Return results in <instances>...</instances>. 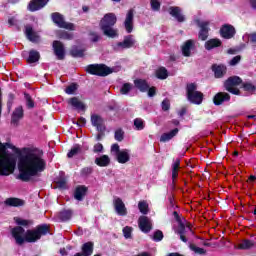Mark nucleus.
<instances>
[{
    "instance_id": "nucleus-1",
    "label": "nucleus",
    "mask_w": 256,
    "mask_h": 256,
    "mask_svg": "<svg viewBox=\"0 0 256 256\" xmlns=\"http://www.w3.org/2000/svg\"><path fill=\"white\" fill-rule=\"evenodd\" d=\"M18 169L17 179L29 183L32 177H36L47 169V162L43 159V155L37 153L34 149L23 148L22 155L19 157Z\"/></svg>"
},
{
    "instance_id": "nucleus-2",
    "label": "nucleus",
    "mask_w": 256,
    "mask_h": 256,
    "mask_svg": "<svg viewBox=\"0 0 256 256\" xmlns=\"http://www.w3.org/2000/svg\"><path fill=\"white\" fill-rule=\"evenodd\" d=\"M11 235L15 239L16 245L24 243H37L41 237L51 235V226L49 224H39L34 229H28L21 226H15L11 229Z\"/></svg>"
},
{
    "instance_id": "nucleus-3",
    "label": "nucleus",
    "mask_w": 256,
    "mask_h": 256,
    "mask_svg": "<svg viewBox=\"0 0 256 256\" xmlns=\"http://www.w3.org/2000/svg\"><path fill=\"white\" fill-rule=\"evenodd\" d=\"M117 24V16L115 13H107L100 20V29L103 32L105 37H109L110 39H115V37H119V30H117L115 25Z\"/></svg>"
},
{
    "instance_id": "nucleus-4",
    "label": "nucleus",
    "mask_w": 256,
    "mask_h": 256,
    "mask_svg": "<svg viewBox=\"0 0 256 256\" xmlns=\"http://www.w3.org/2000/svg\"><path fill=\"white\" fill-rule=\"evenodd\" d=\"M243 84V79L239 76H230L223 82V88L228 93L232 95H241V90H239V85Z\"/></svg>"
},
{
    "instance_id": "nucleus-5",
    "label": "nucleus",
    "mask_w": 256,
    "mask_h": 256,
    "mask_svg": "<svg viewBox=\"0 0 256 256\" xmlns=\"http://www.w3.org/2000/svg\"><path fill=\"white\" fill-rule=\"evenodd\" d=\"M243 84V79L239 76H230L223 82V88L228 93L232 95H241V90H239V85Z\"/></svg>"
},
{
    "instance_id": "nucleus-6",
    "label": "nucleus",
    "mask_w": 256,
    "mask_h": 256,
    "mask_svg": "<svg viewBox=\"0 0 256 256\" xmlns=\"http://www.w3.org/2000/svg\"><path fill=\"white\" fill-rule=\"evenodd\" d=\"M16 161L11 155L5 153L0 155V175H9L15 171Z\"/></svg>"
},
{
    "instance_id": "nucleus-7",
    "label": "nucleus",
    "mask_w": 256,
    "mask_h": 256,
    "mask_svg": "<svg viewBox=\"0 0 256 256\" xmlns=\"http://www.w3.org/2000/svg\"><path fill=\"white\" fill-rule=\"evenodd\" d=\"M187 99L193 105H201L203 103V92L197 91V84L189 83L186 86Z\"/></svg>"
},
{
    "instance_id": "nucleus-8",
    "label": "nucleus",
    "mask_w": 256,
    "mask_h": 256,
    "mask_svg": "<svg viewBox=\"0 0 256 256\" xmlns=\"http://www.w3.org/2000/svg\"><path fill=\"white\" fill-rule=\"evenodd\" d=\"M85 71L89 75H96L97 77H107L113 73V69L105 64H89Z\"/></svg>"
},
{
    "instance_id": "nucleus-9",
    "label": "nucleus",
    "mask_w": 256,
    "mask_h": 256,
    "mask_svg": "<svg viewBox=\"0 0 256 256\" xmlns=\"http://www.w3.org/2000/svg\"><path fill=\"white\" fill-rule=\"evenodd\" d=\"M51 19H52L53 23L55 25H57V27H59L60 29H67L68 31H75V24H73L71 22H66L65 17L61 13L53 12L51 14Z\"/></svg>"
},
{
    "instance_id": "nucleus-10",
    "label": "nucleus",
    "mask_w": 256,
    "mask_h": 256,
    "mask_svg": "<svg viewBox=\"0 0 256 256\" xmlns=\"http://www.w3.org/2000/svg\"><path fill=\"white\" fill-rule=\"evenodd\" d=\"M173 217L175 221L178 222V228L174 230V233H176V235H179L180 241H182L183 243H187V241H189L186 236L187 226H185V223H183V220L181 219V216H179V213L177 211L173 212Z\"/></svg>"
},
{
    "instance_id": "nucleus-11",
    "label": "nucleus",
    "mask_w": 256,
    "mask_h": 256,
    "mask_svg": "<svg viewBox=\"0 0 256 256\" xmlns=\"http://www.w3.org/2000/svg\"><path fill=\"white\" fill-rule=\"evenodd\" d=\"M195 23L197 27H199L198 32V39L200 41H207L209 39V32L211 31V28H209V25H211V22L209 21H201L199 19L195 20Z\"/></svg>"
},
{
    "instance_id": "nucleus-12",
    "label": "nucleus",
    "mask_w": 256,
    "mask_h": 256,
    "mask_svg": "<svg viewBox=\"0 0 256 256\" xmlns=\"http://www.w3.org/2000/svg\"><path fill=\"white\" fill-rule=\"evenodd\" d=\"M219 33L222 39L229 40L235 37V35L237 34V30L235 29V26L231 24H224L220 27Z\"/></svg>"
},
{
    "instance_id": "nucleus-13",
    "label": "nucleus",
    "mask_w": 256,
    "mask_h": 256,
    "mask_svg": "<svg viewBox=\"0 0 256 256\" xmlns=\"http://www.w3.org/2000/svg\"><path fill=\"white\" fill-rule=\"evenodd\" d=\"M52 49L58 61H63L65 59V45L63 44V42L59 40H54L52 43Z\"/></svg>"
},
{
    "instance_id": "nucleus-14",
    "label": "nucleus",
    "mask_w": 256,
    "mask_h": 256,
    "mask_svg": "<svg viewBox=\"0 0 256 256\" xmlns=\"http://www.w3.org/2000/svg\"><path fill=\"white\" fill-rule=\"evenodd\" d=\"M138 227L142 233H151L153 229V223L147 216H140L138 219Z\"/></svg>"
},
{
    "instance_id": "nucleus-15",
    "label": "nucleus",
    "mask_w": 256,
    "mask_h": 256,
    "mask_svg": "<svg viewBox=\"0 0 256 256\" xmlns=\"http://www.w3.org/2000/svg\"><path fill=\"white\" fill-rule=\"evenodd\" d=\"M50 0H31L28 3L27 9L31 11V13H35V11H41L44 7H47V4Z\"/></svg>"
},
{
    "instance_id": "nucleus-16",
    "label": "nucleus",
    "mask_w": 256,
    "mask_h": 256,
    "mask_svg": "<svg viewBox=\"0 0 256 256\" xmlns=\"http://www.w3.org/2000/svg\"><path fill=\"white\" fill-rule=\"evenodd\" d=\"M229 101H231V94L227 92H218L213 97V103L217 107L223 105V103H229Z\"/></svg>"
},
{
    "instance_id": "nucleus-17",
    "label": "nucleus",
    "mask_w": 256,
    "mask_h": 256,
    "mask_svg": "<svg viewBox=\"0 0 256 256\" xmlns=\"http://www.w3.org/2000/svg\"><path fill=\"white\" fill-rule=\"evenodd\" d=\"M211 70L214 72L215 79H223L227 75V66L225 64H213Z\"/></svg>"
},
{
    "instance_id": "nucleus-18",
    "label": "nucleus",
    "mask_w": 256,
    "mask_h": 256,
    "mask_svg": "<svg viewBox=\"0 0 256 256\" xmlns=\"http://www.w3.org/2000/svg\"><path fill=\"white\" fill-rule=\"evenodd\" d=\"M113 206L117 215H120V217L127 216V207L121 198H115L113 200Z\"/></svg>"
},
{
    "instance_id": "nucleus-19",
    "label": "nucleus",
    "mask_w": 256,
    "mask_h": 256,
    "mask_svg": "<svg viewBox=\"0 0 256 256\" xmlns=\"http://www.w3.org/2000/svg\"><path fill=\"white\" fill-rule=\"evenodd\" d=\"M91 124L93 127H96L97 131H107L103 117L98 114L91 115Z\"/></svg>"
},
{
    "instance_id": "nucleus-20",
    "label": "nucleus",
    "mask_w": 256,
    "mask_h": 256,
    "mask_svg": "<svg viewBox=\"0 0 256 256\" xmlns=\"http://www.w3.org/2000/svg\"><path fill=\"white\" fill-rule=\"evenodd\" d=\"M135 19V11L133 9L128 10L124 21V28L127 33H133V20Z\"/></svg>"
},
{
    "instance_id": "nucleus-21",
    "label": "nucleus",
    "mask_w": 256,
    "mask_h": 256,
    "mask_svg": "<svg viewBox=\"0 0 256 256\" xmlns=\"http://www.w3.org/2000/svg\"><path fill=\"white\" fill-rule=\"evenodd\" d=\"M169 15H171V17H174V19H176V21H178V23H185V15H183V13H181V8L178 6H171L168 9Z\"/></svg>"
},
{
    "instance_id": "nucleus-22",
    "label": "nucleus",
    "mask_w": 256,
    "mask_h": 256,
    "mask_svg": "<svg viewBox=\"0 0 256 256\" xmlns=\"http://www.w3.org/2000/svg\"><path fill=\"white\" fill-rule=\"evenodd\" d=\"M135 38L133 35H127L124 37V40L122 42H118L116 45L117 47H120V49H131L132 47H135Z\"/></svg>"
},
{
    "instance_id": "nucleus-23",
    "label": "nucleus",
    "mask_w": 256,
    "mask_h": 256,
    "mask_svg": "<svg viewBox=\"0 0 256 256\" xmlns=\"http://www.w3.org/2000/svg\"><path fill=\"white\" fill-rule=\"evenodd\" d=\"M219 47H223V41L219 38L209 39L204 44L206 51H213V49H219Z\"/></svg>"
},
{
    "instance_id": "nucleus-24",
    "label": "nucleus",
    "mask_w": 256,
    "mask_h": 256,
    "mask_svg": "<svg viewBox=\"0 0 256 256\" xmlns=\"http://www.w3.org/2000/svg\"><path fill=\"white\" fill-rule=\"evenodd\" d=\"M87 191H89V188L87 186H77L74 191V199H76V201H83V199H85V196L87 195Z\"/></svg>"
},
{
    "instance_id": "nucleus-25",
    "label": "nucleus",
    "mask_w": 256,
    "mask_h": 256,
    "mask_svg": "<svg viewBox=\"0 0 256 256\" xmlns=\"http://www.w3.org/2000/svg\"><path fill=\"white\" fill-rule=\"evenodd\" d=\"M134 87H136L140 93H147V91H149V82L145 79L137 78L134 80Z\"/></svg>"
},
{
    "instance_id": "nucleus-26",
    "label": "nucleus",
    "mask_w": 256,
    "mask_h": 256,
    "mask_svg": "<svg viewBox=\"0 0 256 256\" xmlns=\"http://www.w3.org/2000/svg\"><path fill=\"white\" fill-rule=\"evenodd\" d=\"M25 116V113L23 111V106H19L17 108H15V110L12 113V117H11V123L18 124L19 121H21V119H23V117Z\"/></svg>"
},
{
    "instance_id": "nucleus-27",
    "label": "nucleus",
    "mask_w": 256,
    "mask_h": 256,
    "mask_svg": "<svg viewBox=\"0 0 256 256\" xmlns=\"http://www.w3.org/2000/svg\"><path fill=\"white\" fill-rule=\"evenodd\" d=\"M25 35L27 37L28 41H31V43H37L39 41V36L35 31H33V26L26 25L25 26Z\"/></svg>"
},
{
    "instance_id": "nucleus-28",
    "label": "nucleus",
    "mask_w": 256,
    "mask_h": 256,
    "mask_svg": "<svg viewBox=\"0 0 256 256\" xmlns=\"http://www.w3.org/2000/svg\"><path fill=\"white\" fill-rule=\"evenodd\" d=\"M4 205H6V207H23V205H25V200L10 197L4 201Z\"/></svg>"
},
{
    "instance_id": "nucleus-29",
    "label": "nucleus",
    "mask_w": 256,
    "mask_h": 256,
    "mask_svg": "<svg viewBox=\"0 0 256 256\" xmlns=\"http://www.w3.org/2000/svg\"><path fill=\"white\" fill-rule=\"evenodd\" d=\"M130 160L131 156L129 155L128 149L121 150L116 156V161H118V163L122 165H125V163H129Z\"/></svg>"
},
{
    "instance_id": "nucleus-30",
    "label": "nucleus",
    "mask_w": 256,
    "mask_h": 256,
    "mask_svg": "<svg viewBox=\"0 0 256 256\" xmlns=\"http://www.w3.org/2000/svg\"><path fill=\"white\" fill-rule=\"evenodd\" d=\"M193 47H195V41L190 39L184 42V44L182 45L183 57H191V49H193Z\"/></svg>"
},
{
    "instance_id": "nucleus-31",
    "label": "nucleus",
    "mask_w": 256,
    "mask_h": 256,
    "mask_svg": "<svg viewBox=\"0 0 256 256\" xmlns=\"http://www.w3.org/2000/svg\"><path fill=\"white\" fill-rule=\"evenodd\" d=\"M95 249V243L92 241L86 242L81 246V253L83 256H91L93 255V251Z\"/></svg>"
},
{
    "instance_id": "nucleus-32",
    "label": "nucleus",
    "mask_w": 256,
    "mask_h": 256,
    "mask_svg": "<svg viewBox=\"0 0 256 256\" xmlns=\"http://www.w3.org/2000/svg\"><path fill=\"white\" fill-rule=\"evenodd\" d=\"M94 163L98 167H109V165H111V158H109L108 155L104 154L100 157L95 158Z\"/></svg>"
},
{
    "instance_id": "nucleus-33",
    "label": "nucleus",
    "mask_w": 256,
    "mask_h": 256,
    "mask_svg": "<svg viewBox=\"0 0 256 256\" xmlns=\"http://www.w3.org/2000/svg\"><path fill=\"white\" fill-rule=\"evenodd\" d=\"M178 133H179V128H174L170 132L163 133L160 137V142L167 143V141H171L173 137H177Z\"/></svg>"
},
{
    "instance_id": "nucleus-34",
    "label": "nucleus",
    "mask_w": 256,
    "mask_h": 256,
    "mask_svg": "<svg viewBox=\"0 0 256 256\" xmlns=\"http://www.w3.org/2000/svg\"><path fill=\"white\" fill-rule=\"evenodd\" d=\"M68 103L69 105H71L72 107H75V109H79L80 111H85L87 109L85 104L81 102V100H79V98L77 97L70 98Z\"/></svg>"
},
{
    "instance_id": "nucleus-35",
    "label": "nucleus",
    "mask_w": 256,
    "mask_h": 256,
    "mask_svg": "<svg viewBox=\"0 0 256 256\" xmlns=\"http://www.w3.org/2000/svg\"><path fill=\"white\" fill-rule=\"evenodd\" d=\"M255 247V242L250 239H244L240 244H238L237 249L242 251H249V249H253Z\"/></svg>"
},
{
    "instance_id": "nucleus-36",
    "label": "nucleus",
    "mask_w": 256,
    "mask_h": 256,
    "mask_svg": "<svg viewBox=\"0 0 256 256\" xmlns=\"http://www.w3.org/2000/svg\"><path fill=\"white\" fill-rule=\"evenodd\" d=\"M179 169H181V159L176 158L172 164V180L175 181L179 177Z\"/></svg>"
},
{
    "instance_id": "nucleus-37",
    "label": "nucleus",
    "mask_w": 256,
    "mask_h": 256,
    "mask_svg": "<svg viewBox=\"0 0 256 256\" xmlns=\"http://www.w3.org/2000/svg\"><path fill=\"white\" fill-rule=\"evenodd\" d=\"M41 59V54L37 50H30L28 58L26 59L27 63H37Z\"/></svg>"
},
{
    "instance_id": "nucleus-38",
    "label": "nucleus",
    "mask_w": 256,
    "mask_h": 256,
    "mask_svg": "<svg viewBox=\"0 0 256 256\" xmlns=\"http://www.w3.org/2000/svg\"><path fill=\"white\" fill-rule=\"evenodd\" d=\"M73 217V212L71 210H62L58 214V219L65 223L66 221H69Z\"/></svg>"
},
{
    "instance_id": "nucleus-39",
    "label": "nucleus",
    "mask_w": 256,
    "mask_h": 256,
    "mask_svg": "<svg viewBox=\"0 0 256 256\" xmlns=\"http://www.w3.org/2000/svg\"><path fill=\"white\" fill-rule=\"evenodd\" d=\"M155 75L157 79L164 81V79H167V77H169V71H167V68L162 66L156 70Z\"/></svg>"
},
{
    "instance_id": "nucleus-40",
    "label": "nucleus",
    "mask_w": 256,
    "mask_h": 256,
    "mask_svg": "<svg viewBox=\"0 0 256 256\" xmlns=\"http://www.w3.org/2000/svg\"><path fill=\"white\" fill-rule=\"evenodd\" d=\"M70 55H71V57H74L75 59L83 58V57H85V49H79V47L74 46L70 50Z\"/></svg>"
},
{
    "instance_id": "nucleus-41",
    "label": "nucleus",
    "mask_w": 256,
    "mask_h": 256,
    "mask_svg": "<svg viewBox=\"0 0 256 256\" xmlns=\"http://www.w3.org/2000/svg\"><path fill=\"white\" fill-rule=\"evenodd\" d=\"M14 221L19 225V227H32V225H35V221L27 220L19 217L14 218Z\"/></svg>"
},
{
    "instance_id": "nucleus-42",
    "label": "nucleus",
    "mask_w": 256,
    "mask_h": 256,
    "mask_svg": "<svg viewBox=\"0 0 256 256\" xmlns=\"http://www.w3.org/2000/svg\"><path fill=\"white\" fill-rule=\"evenodd\" d=\"M79 153H81V145L75 144L67 153V157L68 159H73V157H75V155H79Z\"/></svg>"
},
{
    "instance_id": "nucleus-43",
    "label": "nucleus",
    "mask_w": 256,
    "mask_h": 256,
    "mask_svg": "<svg viewBox=\"0 0 256 256\" xmlns=\"http://www.w3.org/2000/svg\"><path fill=\"white\" fill-rule=\"evenodd\" d=\"M138 209L142 215H147L149 213V204L146 201H140L138 203Z\"/></svg>"
},
{
    "instance_id": "nucleus-44",
    "label": "nucleus",
    "mask_w": 256,
    "mask_h": 256,
    "mask_svg": "<svg viewBox=\"0 0 256 256\" xmlns=\"http://www.w3.org/2000/svg\"><path fill=\"white\" fill-rule=\"evenodd\" d=\"M242 88L244 91H247L248 93H255L256 91V86L253 85L251 82H243L242 81Z\"/></svg>"
},
{
    "instance_id": "nucleus-45",
    "label": "nucleus",
    "mask_w": 256,
    "mask_h": 256,
    "mask_svg": "<svg viewBox=\"0 0 256 256\" xmlns=\"http://www.w3.org/2000/svg\"><path fill=\"white\" fill-rule=\"evenodd\" d=\"M134 127L136 131H143V129H145V121H143L141 118H135Z\"/></svg>"
},
{
    "instance_id": "nucleus-46",
    "label": "nucleus",
    "mask_w": 256,
    "mask_h": 256,
    "mask_svg": "<svg viewBox=\"0 0 256 256\" xmlns=\"http://www.w3.org/2000/svg\"><path fill=\"white\" fill-rule=\"evenodd\" d=\"M24 99L26 100V106L28 109H33L35 107V101H33V98L29 93L24 92Z\"/></svg>"
},
{
    "instance_id": "nucleus-47",
    "label": "nucleus",
    "mask_w": 256,
    "mask_h": 256,
    "mask_svg": "<svg viewBox=\"0 0 256 256\" xmlns=\"http://www.w3.org/2000/svg\"><path fill=\"white\" fill-rule=\"evenodd\" d=\"M59 39H64V41H71L73 40V33L67 32V31H60L58 33Z\"/></svg>"
},
{
    "instance_id": "nucleus-48",
    "label": "nucleus",
    "mask_w": 256,
    "mask_h": 256,
    "mask_svg": "<svg viewBox=\"0 0 256 256\" xmlns=\"http://www.w3.org/2000/svg\"><path fill=\"white\" fill-rule=\"evenodd\" d=\"M189 249L191 251H194L197 255H206L207 254V250L197 247L195 244H190L189 245Z\"/></svg>"
},
{
    "instance_id": "nucleus-49",
    "label": "nucleus",
    "mask_w": 256,
    "mask_h": 256,
    "mask_svg": "<svg viewBox=\"0 0 256 256\" xmlns=\"http://www.w3.org/2000/svg\"><path fill=\"white\" fill-rule=\"evenodd\" d=\"M133 89V85L131 83H124L120 89L121 95H128Z\"/></svg>"
},
{
    "instance_id": "nucleus-50",
    "label": "nucleus",
    "mask_w": 256,
    "mask_h": 256,
    "mask_svg": "<svg viewBox=\"0 0 256 256\" xmlns=\"http://www.w3.org/2000/svg\"><path fill=\"white\" fill-rule=\"evenodd\" d=\"M81 177H89V175H93V167L88 166L84 167L80 170Z\"/></svg>"
},
{
    "instance_id": "nucleus-51",
    "label": "nucleus",
    "mask_w": 256,
    "mask_h": 256,
    "mask_svg": "<svg viewBox=\"0 0 256 256\" xmlns=\"http://www.w3.org/2000/svg\"><path fill=\"white\" fill-rule=\"evenodd\" d=\"M114 139L116 141H123V139H125V132H123V129H117L114 133Z\"/></svg>"
},
{
    "instance_id": "nucleus-52",
    "label": "nucleus",
    "mask_w": 256,
    "mask_h": 256,
    "mask_svg": "<svg viewBox=\"0 0 256 256\" xmlns=\"http://www.w3.org/2000/svg\"><path fill=\"white\" fill-rule=\"evenodd\" d=\"M7 149H15V146L11 143H1L0 142V152L5 155L7 153Z\"/></svg>"
},
{
    "instance_id": "nucleus-53",
    "label": "nucleus",
    "mask_w": 256,
    "mask_h": 256,
    "mask_svg": "<svg viewBox=\"0 0 256 256\" xmlns=\"http://www.w3.org/2000/svg\"><path fill=\"white\" fill-rule=\"evenodd\" d=\"M152 11H161V2L159 0H150Z\"/></svg>"
},
{
    "instance_id": "nucleus-54",
    "label": "nucleus",
    "mask_w": 256,
    "mask_h": 256,
    "mask_svg": "<svg viewBox=\"0 0 256 256\" xmlns=\"http://www.w3.org/2000/svg\"><path fill=\"white\" fill-rule=\"evenodd\" d=\"M125 239H131V233H133V227L125 226L122 230Z\"/></svg>"
},
{
    "instance_id": "nucleus-55",
    "label": "nucleus",
    "mask_w": 256,
    "mask_h": 256,
    "mask_svg": "<svg viewBox=\"0 0 256 256\" xmlns=\"http://www.w3.org/2000/svg\"><path fill=\"white\" fill-rule=\"evenodd\" d=\"M89 35L91 43H98V41H101V35L97 32H90Z\"/></svg>"
},
{
    "instance_id": "nucleus-56",
    "label": "nucleus",
    "mask_w": 256,
    "mask_h": 256,
    "mask_svg": "<svg viewBox=\"0 0 256 256\" xmlns=\"http://www.w3.org/2000/svg\"><path fill=\"white\" fill-rule=\"evenodd\" d=\"M163 237H164L163 231L156 230L153 235V240L156 242L163 241Z\"/></svg>"
},
{
    "instance_id": "nucleus-57",
    "label": "nucleus",
    "mask_w": 256,
    "mask_h": 256,
    "mask_svg": "<svg viewBox=\"0 0 256 256\" xmlns=\"http://www.w3.org/2000/svg\"><path fill=\"white\" fill-rule=\"evenodd\" d=\"M58 189H67V180L65 178H60L56 181Z\"/></svg>"
},
{
    "instance_id": "nucleus-58",
    "label": "nucleus",
    "mask_w": 256,
    "mask_h": 256,
    "mask_svg": "<svg viewBox=\"0 0 256 256\" xmlns=\"http://www.w3.org/2000/svg\"><path fill=\"white\" fill-rule=\"evenodd\" d=\"M162 111H169L171 109V101L164 99L161 103Z\"/></svg>"
},
{
    "instance_id": "nucleus-59",
    "label": "nucleus",
    "mask_w": 256,
    "mask_h": 256,
    "mask_svg": "<svg viewBox=\"0 0 256 256\" xmlns=\"http://www.w3.org/2000/svg\"><path fill=\"white\" fill-rule=\"evenodd\" d=\"M241 63V55L234 56L230 61V67H235V65H239Z\"/></svg>"
},
{
    "instance_id": "nucleus-60",
    "label": "nucleus",
    "mask_w": 256,
    "mask_h": 256,
    "mask_svg": "<svg viewBox=\"0 0 256 256\" xmlns=\"http://www.w3.org/2000/svg\"><path fill=\"white\" fill-rule=\"evenodd\" d=\"M76 90H77V84L73 83V84H70L65 89V93H67V95H73V93H75Z\"/></svg>"
},
{
    "instance_id": "nucleus-61",
    "label": "nucleus",
    "mask_w": 256,
    "mask_h": 256,
    "mask_svg": "<svg viewBox=\"0 0 256 256\" xmlns=\"http://www.w3.org/2000/svg\"><path fill=\"white\" fill-rule=\"evenodd\" d=\"M103 149V144L98 142L93 146V153H103Z\"/></svg>"
},
{
    "instance_id": "nucleus-62",
    "label": "nucleus",
    "mask_w": 256,
    "mask_h": 256,
    "mask_svg": "<svg viewBox=\"0 0 256 256\" xmlns=\"http://www.w3.org/2000/svg\"><path fill=\"white\" fill-rule=\"evenodd\" d=\"M146 92H148V97H155V95H157V88L155 86H149Z\"/></svg>"
},
{
    "instance_id": "nucleus-63",
    "label": "nucleus",
    "mask_w": 256,
    "mask_h": 256,
    "mask_svg": "<svg viewBox=\"0 0 256 256\" xmlns=\"http://www.w3.org/2000/svg\"><path fill=\"white\" fill-rule=\"evenodd\" d=\"M111 153H115L116 156L118 155V153H121V149L119 147V144H117V143L112 144Z\"/></svg>"
},
{
    "instance_id": "nucleus-64",
    "label": "nucleus",
    "mask_w": 256,
    "mask_h": 256,
    "mask_svg": "<svg viewBox=\"0 0 256 256\" xmlns=\"http://www.w3.org/2000/svg\"><path fill=\"white\" fill-rule=\"evenodd\" d=\"M249 41L250 43H253V45L256 44V32L249 34Z\"/></svg>"
}]
</instances>
